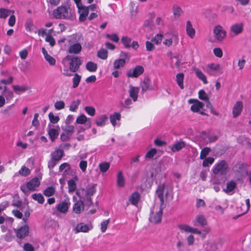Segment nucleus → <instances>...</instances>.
I'll return each mask as SVG.
<instances>
[{"label":"nucleus","mask_w":251,"mask_h":251,"mask_svg":"<svg viewBox=\"0 0 251 251\" xmlns=\"http://www.w3.org/2000/svg\"><path fill=\"white\" fill-rule=\"evenodd\" d=\"M53 15L56 19H66L74 21L75 19V11L65 6H58L53 11Z\"/></svg>","instance_id":"f257e3e1"},{"label":"nucleus","mask_w":251,"mask_h":251,"mask_svg":"<svg viewBox=\"0 0 251 251\" xmlns=\"http://www.w3.org/2000/svg\"><path fill=\"white\" fill-rule=\"evenodd\" d=\"M96 184H93L86 189H81L76 192V195L80 199L83 200L86 202H89V205L93 204L91 197L96 192Z\"/></svg>","instance_id":"f03ea898"},{"label":"nucleus","mask_w":251,"mask_h":251,"mask_svg":"<svg viewBox=\"0 0 251 251\" xmlns=\"http://www.w3.org/2000/svg\"><path fill=\"white\" fill-rule=\"evenodd\" d=\"M69 61V70L73 73L77 72L81 64L80 59L78 56L68 55L62 59V63L65 64L66 61Z\"/></svg>","instance_id":"7ed1b4c3"},{"label":"nucleus","mask_w":251,"mask_h":251,"mask_svg":"<svg viewBox=\"0 0 251 251\" xmlns=\"http://www.w3.org/2000/svg\"><path fill=\"white\" fill-rule=\"evenodd\" d=\"M40 184L38 178L35 177L30 180L26 183V184H22L20 186L21 190L24 193H26L28 190L31 191H35L36 188Z\"/></svg>","instance_id":"20e7f679"},{"label":"nucleus","mask_w":251,"mask_h":251,"mask_svg":"<svg viewBox=\"0 0 251 251\" xmlns=\"http://www.w3.org/2000/svg\"><path fill=\"white\" fill-rule=\"evenodd\" d=\"M144 72L143 66L137 65L133 69H130L126 72V75L128 77L137 78L141 75Z\"/></svg>","instance_id":"39448f33"},{"label":"nucleus","mask_w":251,"mask_h":251,"mask_svg":"<svg viewBox=\"0 0 251 251\" xmlns=\"http://www.w3.org/2000/svg\"><path fill=\"white\" fill-rule=\"evenodd\" d=\"M215 39L218 41H222L226 36V31L220 25L216 26L213 29Z\"/></svg>","instance_id":"423d86ee"},{"label":"nucleus","mask_w":251,"mask_h":251,"mask_svg":"<svg viewBox=\"0 0 251 251\" xmlns=\"http://www.w3.org/2000/svg\"><path fill=\"white\" fill-rule=\"evenodd\" d=\"M93 226L92 224L90 222L87 224L84 223H80L78 224L75 227L74 230L75 233L79 232H87L90 230L92 229Z\"/></svg>","instance_id":"0eeeda50"},{"label":"nucleus","mask_w":251,"mask_h":251,"mask_svg":"<svg viewBox=\"0 0 251 251\" xmlns=\"http://www.w3.org/2000/svg\"><path fill=\"white\" fill-rule=\"evenodd\" d=\"M163 214V207L160 206V210L154 213L153 211H151L149 221L154 224L160 223L161 222Z\"/></svg>","instance_id":"6e6552de"},{"label":"nucleus","mask_w":251,"mask_h":251,"mask_svg":"<svg viewBox=\"0 0 251 251\" xmlns=\"http://www.w3.org/2000/svg\"><path fill=\"white\" fill-rule=\"evenodd\" d=\"M14 231L16 233L18 238L22 239L27 236L29 233V227L27 225H25L20 228H14Z\"/></svg>","instance_id":"1a4fd4ad"},{"label":"nucleus","mask_w":251,"mask_h":251,"mask_svg":"<svg viewBox=\"0 0 251 251\" xmlns=\"http://www.w3.org/2000/svg\"><path fill=\"white\" fill-rule=\"evenodd\" d=\"M165 184L164 183L160 184L157 186L155 191V194L159 199L160 201V206H163L164 203V193L165 189Z\"/></svg>","instance_id":"9d476101"},{"label":"nucleus","mask_w":251,"mask_h":251,"mask_svg":"<svg viewBox=\"0 0 251 251\" xmlns=\"http://www.w3.org/2000/svg\"><path fill=\"white\" fill-rule=\"evenodd\" d=\"M243 108V103L241 101H236L232 108V115L233 118H236L239 116Z\"/></svg>","instance_id":"9b49d317"},{"label":"nucleus","mask_w":251,"mask_h":251,"mask_svg":"<svg viewBox=\"0 0 251 251\" xmlns=\"http://www.w3.org/2000/svg\"><path fill=\"white\" fill-rule=\"evenodd\" d=\"M70 204L71 203L68 200H65L64 201L58 204L56 206V208L60 212L66 213L68 212Z\"/></svg>","instance_id":"f8f14e48"},{"label":"nucleus","mask_w":251,"mask_h":251,"mask_svg":"<svg viewBox=\"0 0 251 251\" xmlns=\"http://www.w3.org/2000/svg\"><path fill=\"white\" fill-rule=\"evenodd\" d=\"M82 50V46L79 43H75L70 46L68 52L70 54H78Z\"/></svg>","instance_id":"ddd939ff"},{"label":"nucleus","mask_w":251,"mask_h":251,"mask_svg":"<svg viewBox=\"0 0 251 251\" xmlns=\"http://www.w3.org/2000/svg\"><path fill=\"white\" fill-rule=\"evenodd\" d=\"M243 23H236L230 27V31L234 33V35H237L243 32Z\"/></svg>","instance_id":"4468645a"},{"label":"nucleus","mask_w":251,"mask_h":251,"mask_svg":"<svg viewBox=\"0 0 251 251\" xmlns=\"http://www.w3.org/2000/svg\"><path fill=\"white\" fill-rule=\"evenodd\" d=\"M83 200L80 199L77 201L73 205V211L76 214L80 213L84 208Z\"/></svg>","instance_id":"2eb2a0df"},{"label":"nucleus","mask_w":251,"mask_h":251,"mask_svg":"<svg viewBox=\"0 0 251 251\" xmlns=\"http://www.w3.org/2000/svg\"><path fill=\"white\" fill-rule=\"evenodd\" d=\"M108 121V117L105 114L101 115L96 117L95 123L97 126L102 127L106 124Z\"/></svg>","instance_id":"dca6fc26"},{"label":"nucleus","mask_w":251,"mask_h":251,"mask_svg":"<svg viewBox=\"0 0 251 251\" xmlns=\"http://www.w3.org/2000/svg\"><path fill=\"white\" fill-rule=\"evenodd\" d=\"M64 151L61 149H57L51 154V158L58 162L64 156Z\"/></svg>","instance_id":"f3484780"},{"label":"nucleus","mask_w":251,"mask_h":251,"mask_svg":"<svg viewBox=\"0 0 251 251\" xmlns=\"http://www.w3.org/2000/svg\"><path fill=\"white\" fill-rule=\"evenodd\" d=\"M236 187V184L234 180H230L226 183V187L224 191L227 194L231 195L233 193V191Z\"/></svg>","instance_id":"a211bd4d"},{"label":"nucleus","mask_w":251,"mask_h":251,"mask_svg":"<svg viewBox=\"0 0 251 251\" xmlns=\"http://www.w3.org/2000/svg\"><path fill=\"white\" fill-rule=\"evenodd\" d=\"M129 94L130 97L134 101H136L138 96L139 88L137 87H134L132 85L129 86Z\"/></svg>","instance_id":"6ab92c4d"},{"label":"nucleus","mask_w":251,"mask_h":251,"mask_svg":"<svg viewBox=\"0 0 251 251\" xmlns=\"http://www.w3.org/2000/svg\"><path fill=\"white\" fill-rule=\"evenodd\" d=\"M226 165L227 163L225 160L220 161L218 164L214 165L213 169V174L217 175Z\"/></svg>","instance_id":"aec40b11"},{"label":"nucleus","mask_w":251,"mask_h":251,"mask_svg":"<svg viewBox=\"0 0 251 251\" xmlns=\"http://www.w3.org/2000/svg\"><path fill=\"white\" fill-rule=\"evenodd\" d=\"M204 106V104L202 102L197 100L196 102L191 105L190 109L191 111L194 112H200V110L203 108Z\"/></svg>","instance_id":"412c9836"},{"label":"nucleus","mask_w":251,"mask_h":251,"mask_svg":"<svg viewBox=\"0 0 251 251\" xmlns=\"http://www.w3.org/2000/svg\"><path fill=\"white\" fill-rule=\"evenodd\" d=\"M140 196L138 192H135L133 193L129 198V201L133 205H136L140 200Z\"/></svg>","instance_id":"4be33fe9"},{"label":"nucleus","mask_w":251,"mask_h":251,"mask_svg":"<svg viewBox=\"0 0 251 251\" xmlns=\"http://www.w3.org/2000/svg\"><path fill=\"white\" fill-rule=\"evenodd\" d=\"M150 83L151 80L149 77L145 78L144 81L141 83V87L143 93L146 92L148 90H152V88H150L149 87Z\"/></svg>","instance_id":"5701e85b"},{"label":"nucleus","mask_w":251,"mask_h":251,"mask_svg":"<svg viewBox=\"0 0 251 251\" xmlns=\"http://www.w3.org/2000/svg\"><path fill=\"white\" fill-rule=\"evenodd\" d=\"M185 145V143L184 141H180L177 142L176 143L173 145L171 148V150L174 152L178 151L182 148H184Z\"/></svg>","instance_id":"b1692460"},{"label":"nucleus","mask_w":251,"mask_h":251,"mask_svg":"<svg viewBox=\"0 0 251 251\" xmlns=\"http://www.w3.org/2000/svg\"><path fill=\"white\" fill-rule=\"evenodd\" d=\"M186 29L187 35L191 38H193L195 35V30L193 27L191 23L189 21L187 22Z\"/></svg>","instance_id":"393cba45"},{"label":"nucleus","mask_w":251,"mask_h":251,"mask_svg":"<svg viewBox=\"0 0 251 251\" xmlns=\"http://www.w3.org/2000/svg\"><path fill=\"white\" fill-rule=\"evenodd\" d=\"M48 132L50 138L52 142L54 141L59 135V131L57 129L50 128Z\"/></svg>","instance_id":"a878e982"},{"label":"nucleus","mask_w":251,"mask_h":251,"mask_svg":"<svg viewBox=\"0 0 251 251\" xmlns=\"http://www.w3.org/2000/svg\"><path fill=\"white\" fill-rule=\"evenodd\" d=\"M13 88L15 92V93L17 95H20L21 93H24L27 91L29 87L27 85H23L19 86L18 85H13Z\"/></svg>","instance_id":"bb28decb"},{"label":"nucleus","mask_w":251,"mask_h":251,"mask_svg":"<svg viewBox=\"0 0 251 251\" xmlns=\"http://www.w3.org/2000/svg\"><path fill=\"white\" fill-rule=\"evenodd\" d=\"M117 185L118 187L121 188L124 187L125 185V178L122 171L119 172L117 174Z\"/></svg>","instance_id":"cd10ccee"},{"label":"nucleus","mask_w":251,"mask_h":251,"mask_svg":"<svg viewBox=\"0 0 251 251\" xmlns=\"http://www.w3.org/2000/svg\"><path fill=\"white\" fill-rule=\"evenodd\" d=\"M184 78V75L182 73L177 74L176 75V81L177 85L180 89L184 88L183 80Z\"/></svg>","instance_id":"c85d7f7f"},{"label":"nucleus","mask_w":251,"mask_h":251,"mask_svg":"<svg viewBox=\"0 0 251 251\" xmlns=\"http://www.w3.org/2000/svg\"><path fill=\"white\" fill-rule=\"evenodd\" d=\"M122 43L126 49L131 48V38L127 36H123L121 39Z\"/></svg>","instance_id":"c756f323"},{"label":"nucleus","mask_w":251,"mask_h":251,"mask_svg":"<svg viewBox=\"0 0 251 251\" xmlns=\"http://www.w3.org/2000/svg\"><path fill=\"white\" fill-rule=\"evenodd\" d=\"M121 117V114L119 112H114L113 114L111 115L109 119L111 124L113 126H115L116 125V120H120Z\"/></svg>","instance_id":"7c9ffc66"},{"label":"nucleus","mask_w":251,"mask_h":251,"mask_svg":"<svg viewBox=\"0 0 251 251\" xmlns=\"http://www.w3.org/2000/svg\"><path fill=\"white\" fill-rule=\"evenodd\" d=\"M195 74L196 76L201 79L204 84H207L208 81L206 79V76L200 70L197 69L195 70Z\"/></svg>","instance_id":"2f4dec72"},{"label":"nucleus","mask_w":251,"mask_h":251,"mask_svg":"<svg viewBox=\"0 0 251 251\" xmlns=\"http://www.w3.org/2000/svg\"><path fill=\"white\" fill-rule=\"evenodd\" d=\"M86 69L90 72H95L98 68L97 64L93 62L89 61L86 65Z\"/></svg>","instance_id":"473e14b6"},{"label":"nucleus","mask_w":251,"mask_h":251,"mask_svg":"<svg viewBox=\"0 0 251 251\" xmlns=\"http://www.w3.org/2000/svg\"><path fill=\"white\" fill-rule=\"evenodd\" d=\"M81 78V76L77 73H75L73 78L72 88H76L78 87Z\"/></svg>","instance_id":"72a5a7b5"},{"label":"nucleus","mask_w":251,"mask_h":251,"mask_svg":"<svg viewBox=\"0 0 251 251\" xmlns=\"http://www.w3.org/2000/svg\"><path fill=\"white\" fill-rule=\"evenodd\" d=\"M11 13H14V11L1 8H0V18L5 19Z\"/></svg>","instance_id":"f704fd0d"},{"label":"nucleus","mask_w":251,"mask_h":251,"mask_svg":"<svg viewBox=\"0 0 251 251\" xmlns=\"http://www.w3.org/2000/svg\"><path fill=\"white\" fill-rule=\"evenodd\" d=\"M173 9L175 18L176 19L179 18L183 13V11L182 9L177 5H174Z\"/></svg>","instance_id":"c9c22d12"},{"label":"nucleus","mask_w":251,"mask_h":251,"mask_svg":"<svg viewBox=\"0 0 251 251\" xmlns=\"http://www.w3.org/2000/svg\"><path fill=\"white\" fill-rule=\"evenodd\" d=\"M31 198L35 201H37L38 203L43 204L45 201L44 198L41 193H35L31 195Z\"/></svg>","instance_id":"e433bc0d"},{"label":"nucleus","mask_w":251,"mask_h":251,"mask_svg":"<svg viewBox=\"0 0 251 251\" xmlns=\"http://www.w3.org/2000/svg\"><path fill=\"white\" fill-rule=\"evenodd\" d=\"M81 101L79 99H77L75 100H73L69 107V110L72 112H75L80 104Z\"/></svg>","instance_id":"4c0bfd02"},{"label":"nucleus","mask_w":251,"mask_h":251,"mask_svg":"<svg viewBox=\"0 0 251 251\" xmlns=\"http://www.w3.org/2000/svg\"><path fill=\"white\" fill-rule=\"evenodd\" d=\"M126 64V61L124 59H118L114 61L113 63V67L115 69L123 67Z\"/></svg>","instance_id":"58836bf2"},{"label":"nucleus","mask_w":251,"mask_h":251,"mask_svg":"<svg viewBox=\"0 0 251 251\" xmlns=\"http://www.w3.org/2000/svg\"><path fill=\"white\" fill-rule=\"evenodd\" d=\"M97 56L99 58L105 60L108 57V51L106 49H101L98 51Z\"/></svg>","instance_id":"ea45409f"},{"label":"nucleus","mask_w":251,"mask_h":251,"mask_svg":"<svg viewBox=\"0 0 251 251\" xmlns=\"http://www.w3.org/2000/svg\"><path fill=\"white\" fill-rule=\"evenodd\" d=\"M110 163L106 162H103L99 164V168L102 173L106 172L109 169Z\"/></svg>","instance_id":"a19ab883"},{"label":"nucleus","mask_w":251,"mask_h":251,"mask_svg":"<svg viewBox=\"0 0 251 251\" xmlns=\"http://www.w3.org/2000/svg\"><path fill=\"white\" fill-rule=\"evenodd\" d=\"M55 192V188L52 186H49L44 191V194L47 197H50L53 195Z\"/></svg>","instance_id":"79ce46f5"},{"label":"nucleus","mask_w":251,"mask_h":251,"mask_svg":"<svg viewBox=\"0 0 251 251\" xmlns=\"http://www.w3.org/2000/svg\"><path fill=\"white\" fill-rule=\"evenodd\" d=\"M69 192H74L76 189V184L73 179H70L68 182Z\"/></svg>","instance_id":"37998d69"},{"label":"nucleus","mask_w":251,"mask_h":251,"mask_svg":"<svg viewBox=\"0 0 251 251\" xmlns=\"http://www.w3.org/2000/svg\"><path fill=\"white\" fill-rule=\"evenodd\" d=\"M77 8L79 14L88 16L89 14V9L88 7L81 4V6L77 7Z\"/></svg>","instance_id":"c03bdc74"},{"label":"nucleus","mask_w":251,"mask_h":251,"mask_svg":"<svg viewBox=\"0 0 251 251\" xmlns=\"http://www.w3.org/2000/svg\"><path fill=\"white\" fill-rule=\"evenodd\" d=\"M238 172L242 174H247L248 172V165L246 163H242L240 165Z\"/></svg>","instance_id":"a18cd8bd"},{"label":"nucleus","mask_w":251,"mask_h":251,"mask_svg":"<svg viewBox=\"0 0 251 251\" xmlns=\"http://www.w3.org/2000/svg\"><path fill=\"white\" fill-rule=\"evenodd\" d=\"M34 26L33 22L30 19H27L25 24V27L27 31H32Z\"/></svg>","instance_id":"49530a36"},{"label":"nucleus","mask_w":251,"mask_h":251,"mask_svg":"<svg viewBox=\"0 0 251 251\" xmlns=\"http://www.w3.org/2000/svg\"><path fill=\"white\" fill-rule=\"evenodd\" d=\"M64 169H65L64 173H67L71 169L70 165L66 162L61 164L59 168V171L62 172Z\"/></svg>","instance_id":"de8ad7c7"},{"label":"nucleus","mask_w":251,"mask_h":251,"mask_svg":"<svg viewBox=\"0 0 251 251\" xmlns=\"http://www.w3.org/2000/svg\"><path fill=\"white\" fill-rule=\"evenodd\" d=\"M163 36L161 34H156L151 40V41L156 45H158L161 43L162 40Z\"/></svg>","instance_id":"09e8293b"},{"label":"nucleus","mask_w":251,"mask_h":251,"mask_svg":"<svg viewBox=\"0 0 251 251\" xmlns=\"http://www.w3.org/2000/svg\"><path fill=\"white\" fill-rule=\"evenodd\" d=\"M49 118L50 122L54 124L57 123L60 119L58 116H54L52 112L49 114Z\"/></svg>","instance_id":"8fccbe9b"},{"label":"nucleus","mask_w":251,"mask_h":251,"mask_svg":"<svg viewBox=\"0 0 251 251\" xmlns=\"http://www.w3.org/2000/svg\"><path fill=\"white\" fill-rule=\"evenodd\" d=\"M237 142L240 144L244 145V142H246L248 144H251L250 139L243 136H239L237 138Z\"/></svg>","instance_id":"3c124183"},{"label":"nucleus","mask_w":251,"mask_h":251,"mask_svg":"<svg viewBox=\"0 0 251 251\" xmlns=\"http://www.w3.org/2000/svg\"><path fill=\"white\" fill-rule=\"evenodd\" d=\"M85 112L90 116H94L96 113V110L94 107L90 106H85L84 108Z\"/></svg>","instance_id":"603ef678"},{"label":"nucleus","mask_w":251,"mask_h":251,"mask_svg":"<svg viewBox=\"0 0 251 251\" xmlns=\"http://www.w3.org/2000/svg\"><path fill=\"white\" fill-rule=\"evenodd\" d=\"M19 173L23 176H26L30 173V170L25 166H23L19 171Z\"/></svg>","instance_id":"864d4df0"},{"label":"nucleus","mask_w":251,"mask_h":251,"mask_svg":"<svg viewBox=\"0 0 251 251\" xmlns=\"http://www.w3.org/2000/svg\"><path fill=\"white\" fill-rule=\"evenodd\" d=\"M197 222L201 226H204L207 225V222L205 217L203 215H199L196 218Z\"/></svg>","instance_id":"5fc2aeb1"},{"label":"nucleus","mask_w":251,"mask_h":251,"mask_svg":"<svg viewBox=\"0 0 251 251\" xmlns=\"http://www.w3.org/2000/svg\"><path fill=\"white\" fill-rule=\"evenodd\" d=\"M214 161V159L212 157H208L204 158L202 162V166L204 167L208 166L212 164Z\"/></svg>","instance_id":"6e6d98bb"},{"label":"nucleus","mask_w":251,"mask_h":251,"mask_svg":"<svg viewBox=\"0 0 251 251\" xmlns=\"http://www.w3.org/2000/svg\"><path fill=\"white\" fill-rule=\"evenodd\" d=\"M87 118L84 114H81L78 116L76 120V123L78 124H84L87 122Z\"/></svg>","instance_id":"4d7b16f0"},{"label":"nucleus","mask_w":251,"mask_h":251,"mask_svg":"<svg viewBox=\"0 0 251 251\" xmlns=\"http://www.w3.org/2000/svg\"><path fill=\"white\" fill-rule=\"evenodd\" d=\"M199 98L200 100L204 101L206 100H208V99H209L208 95L205 93L204 90L202 89L200 90L199 92Z\"/></svg>","instance_id":"13d9d810"},{"label":"nucleus","mask_w":251,"mask_h":251,"mask_svg":"<svg viewBox=\"0 0 251 251\" xmlns=\"http://www.w3.org/2000/svg\"><path fill=\"white\" fill-rule=\"evenodd\" d=\"M210 151V149L208 147L204 148L201 151V154H200V158L201 159H203L205 158L206 156L208 154V153Z\"/></svg>","instance_id":"bf43d9fd"},{"label":"nucleus","mask_w":251,"mask_h":251,"mask_svg":"<svg viewBox=\"0 0 251 251\" xmlns=\"http://www.w3.org/2000/svg\"><path fill=\"white\" fill-rule=\"evenodd\" d=\"M106 37L107 38H109L111 41L117 43L119 41V38L118 35L116 33H113L112 34H107L106 35Z\"/></svg>","instance_id":"052dcab7"},{"label":"nucleus","mask_w":251,"mask_h":251,"mask_svg":"<svg viewBox=\"0 0 251 251\" xmlns=\"http://www.w3.org/2000/svg\"><path fill=\"white\" fill-rule=\"evenodd\" d=\"M75 126L72 125H68L66 128L63 130L64 132L67 133L70 136H72L74 132Z\"/></svg>","instance_id":"680f3d73"},{"label":"nucleus","mask_w":251,"mask_h":251,"mask_svg":"<svg viewBox=\"0 0 251 251\" xmlns=\"http://www.w3.org/2000/svg\"><path fill=\"white\" fill-rule=\"evenodd\" d=\"M110 222V219H108L107 220L103 221L100 224V230L102 232H105L107 226L108 224Z\"/></svg>","instance_id":"e2e57ef3"},{"label":"nucleus","mask_w":251,"mask_h":251,"mask_svg":"<svg viewBox=\"0 0 251 251\" xmlns=\"http://www.w3.org/2000/svg\"><path fill=\"white\" fill-rule=\"evenodd\" d=\"M156 152L157 150L155 149H152L147 152L145 155V157L146 158L151 159L153 158V157L156 153Z\"/></svg>","instance_id":"0e129e2a"},{"label":"nucleus","mask_w":251,"mask_h":251,"mask_svg":"<svg viewBox=\"0 0 251 251\" xmlns=\"http://www.w3.org/2000/svg\"><path fill=\"white\" fill-rule=\"evenodd\" d=\"M65 103L62 100L57 101L54 103V107L57 110H61L64 108Z\"/></svg>","instance_id":"69168bd1"},{"label":"nucleus","mask_w":251,"mask_h":251,"mask_svg":"<svg viewBox=\"0 0 251 251\" xmlns=\"http://www.w3.org/2000/svg\"><path fill=\"white\" fill-rule=\"evenodd\" d=\"M45 60L49 63L51 66L55 65L56 63V60L54 58L50 55H48L45 57Z\"/></svg>","instance_id":"338daca9"},{"label":"nucleus","mask_w":251,"mask_h":251,"mask_svg":"<svg viewBox=\"0 0 251 251\" xmlns=\"http://www.w3.org/2000/svg\"><path fill=\"white\" fill-rule=\"evenodd\" d=\"M45 41L47 42H49L51 47H53L55 44V41L54 38L50 35H48L46 36Z\"/></svg>","instance_id":"774afa93"}]
</instances>
